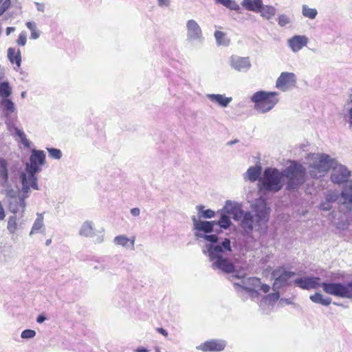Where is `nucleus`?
Masks as SVG:
<instances>
[{
    "label": "nucleus",
    "mask_w": 352,
    "mask_h": 352,
    "mask_svg": "<svg viewBox=\"0 0 352 352\" xmlns=\"http://www.w3.org/2000/svg\"><path fill=\"white\" fill-rule=\"evenodd\" d=\"M186 41L189 43H202L204 38L202 30L197 22L194 19H189L186 22Z\"/></svg>",
    "instance_id": "nucleus-12"
},
{
    "label": "nucleus",
    "mask_w": 352,
    "mask_h": 352,
    "mask_svg": "<svg viewBox=\"0 0 352 352\" xmlns=\"http://www.w3.org/2000/svg\"><path fill=\"white\" fill-rule=\"evenodd\" d=\"M196 209L199 212V215L202 214V211H204V206L203 205H198L196 206Z\"/></svg>",
    "instance_id": "nucleus-55"
},
{
    "label": "nucleus",
    "mask_w": 352,
    "mask_h": 352,
    "mask_svg": "<svg viewBox=\"0 0 352 352\" xmlns=\"http://www.w3.org/2000/svg\"><path fill=\"white\" fill-rule=\"evenodd\" d=\"M7 229L10 234H14L17 230V223L16 216L9 217Z\"/></svg>",
    "instance_id": "nucleus-34"
},
{
    "label": "nucleus",
    "mask_w": 352,
    "mask_h": 352,
    "mask_svg": "<svg viewBox=\"0 0 352 352\" xmlns=\"http://www.w3.org/2000/svg\"><path fill=\"white\" fill-rule=\"evenodd\" d=\"M104 241V237L102 235H100V236H98L96 239V242L98 243H102V241Z\"/></svg>",
    "instance_id": "nucleus-56"
},
{
    "label": "nucleus",
    "mask_w": 352,
    "mask_h": 352,
    "mask_svg": "<svg viewBox=\"0 0 352 352\" xmlns=\"http://www.w3.org/2000/svg\"><path fill=\"white\" fill-rule=\"evenodd\" d=\"M6 217V212L1 203L0 202V221H3Z\"/></svg>",
    "instance_id": "nucleus-48"
},
{
    "label": "nucleus",
    "mask_w": 352,
    "mask_h": 352,
    "mask_svg": "<svg viewBox=\"0 0 352 352\" xmlns=\"http://www.w3.org/2000/svg\"><path fill=\"white\" fill-rule=\"evenodd\" d=\"M229 65L232 69L243 73L248 72L252 67L250 57H243L238 55H232L230 57Z\"/></svg>",
    "instance_id": "nucleus-13"
},
{
    "label": "nucleus",
    "mask_w": 352,
    "mask_h": 352,
    "mask_svg": "<svg viewBox=\"0 0 352 352\" xmlns=\"http://www.w3.org/2000/svg\"><path fill=\"white\" fill-rule=\"evenodd\" d=\"M278 94L275 91H258L251 97L254 103V109L260 113H265L271 111L278 102Z\"/></svg>",
    "instance_id": "nucleus-6"
},
{
    "label": "nucleus",
    "mask_w": 352,
    "mask_h": 352,
    "mask_svg": "<svg viewBox=\"0 0 352 352\" xmlns=\"http://www.w3.org/2000/svg\"><path fill=\"white\" fill-rule=\"evenodd\" d=\"M45 320H46L45 316L44 315L41 314V315H39V316L37 317V318H36V322H37L38 323H42V322H43Z\"/></svg>",
    "instance_id": "nucleus-53"
},
{
    "label": "nucleus",
    "mask_w": 352,
    "mask_h": 352,
    "mask_svg": "<svg viewBox=\"0 0 352 352\" xmlns=\"http://www.w3.org/2000/svg\"><path fill=\"white\" fill-rule=\"evenodd\" d=\"M295 286L305 290L316 289L322 287L323 291L329 295L343 298L352 299V280L345 284L342 283L321 282L318 276H307L294 280Z\"/></svg>",
    "instance_id": "nucleus-4"
},
{
    "label": "nucleus",
    "mask_w": 352,
    "mask_h": 352,
    "mask_svg": "<svg viewBox=\"0 0 352 352\" xmlns=\"http://www.w3.org/2000/svg\"><path fill=\"white\" fill-rule=\"evenodd\" d=\"M36 336V331L32 329H25L21 332V337L23 339L33 338Z\"/></svg>",
    "instance_id": "nucleus-40"
},
{
    "label": "nucleus",
    "mask_w": 352,
    "mask_h": 352,
    "mask_svg": "<svg viewBox=\"0 0 352 352\" xmlns=\"http://www.w3.org/2000/svg\"><path fill=\"white\" fill-rule=\"evenodd\" d=\"M160 6H168L170 4V0H157Z\"/></svg>",
    "instance_id": "nucleus-52"
},
{
    "label": "nucleus",
    "mask_w": 352,
    "mask_h": 352,
    "mask_svg": "<svg viewBox=\"0 0 352 352\" xmlns=\"http://www.w3.org/2000/svg\"><path fill=\"white\" fill-rule=\"evenodd\" d=\"M250 207L251 211H245L238 204L227 201L220 211V219L216 221L215 225L228 229L232 224L229 216L231 215L245 234H252L254 229L261 234L265 233L267 229L270 208L263 198L256 199Z\"/></svg>",
    "instance_id": "nucleus-1"
},
{
    "label": "nucleus",
    "mask_w": 352,
    "mask_h": 352,
    "mask_svg": "<svg viewBox=\"0 0 352 352\" xmlns=\"http://www.w3.org/2000/svg\"><path fill=\"white\" fill-rule=\"evenodd\" d=\"M30 162L26 163L25 171L20 175L22 184V190L28 193L30 188L38 190L36 173L41 171V166L45 163V154L43 151L32 150L30 156Z\"/></svg>",
    "instance_id": "nucleus-5"
},
{
    "label": "nucleus",
    "mask_w": 352,
    "mask_h": 352,
    "mask_svg": "<svg viewBox=\"0 0 352 352\" xmlns=\"http://www.w3.org/2000/svg\"><path fill=\"white\" fill-rule=\"evenodd\" d=\"M302 14L306 18L314 19L318 14V11L316 8H311L307 5H303L302 6Z\"/></svg>",
    "instance_id": "nucleus-31"
},
{
    "label": "nucleus",
    "mask_w": 352,
    "mask_h": 352,
    "mask_svg": "<svg viewBox=\"0 0 352 352\" xmlns=\"http://www.w3.org/2000/svg\"><path fill=\"white\" fill-rule=\"evenodd\" d=\"M195 236L197 239H204L210 242L204 245L202 252L208 257L213 270H218L225 274L233 273L235 267L230 259L228 254L232 252L231 241L226 238L221 243H218L219 237L217 234H203L195 232Z\"/></svg>",
    "instance_id": "nucleus-3"
},
{
    "label": "nucleus",
    "mask_w": 352,
    "mask_h": 352,
    "mask_svg": "<svg viewBox=\"0 0 352 352\" xmlns=\"http://www.w3.org/2000/svg\"><path fill=\"white\" fill-rule=\"evenodd\" d=\"M292 22L290 17L286 14H280L278 18V23L280 27H284Z\"/></svg>",
    "instance_id": "nucleus-38"
},
{
    "label": "nucleus",
    "mask_w": 352,
    "mask_h": 352,
    "mask_svg": "<svg viewBox=\"0 0 352 352\" xmlns=\"http://www.w3.org/2000/svg\"><path fill=\"white\" fill-rule=\"evenodd\" d=\"M45 225H44V217L43 214L41 213L37 214V217L34 220L31 230L30 232V236H32L36 234L41 233L43 234L45 232Z\"/></svg>",
    "instance_id": "nucleus-23"
},
{
    "label": "nucleus",
    "mask_w": 352,
    "mask_h": 352,
    "mask_svg": "<svg viewBox=\"0 0 352 352\" xmlns=\"http://www.w3.org/2000/svg\"><path fill=\"white\" fill-rule=\"evenodd\" d=\"M25 96H26V92L25 91H23L21 93V98H25Z\"/></svg>",
    "instance_id": "nucleus-61"
},
{
    "label": "nucleus",
    "mask_w": 352,
    "mask_h": 352,
    "mask_svg": "<svg viewBox=\"0 0 352 352\" xmlns=\"http://www.w3.org/2000/svg\"><path fill=\"white\" fill-rule=\"evenodd\" d=\"M226 345L227 342L224 340L211 339L196 346V349L203 352L222 351L225 349Z\"/></svg>",
    "instance_id": "nucleus-15"
},
{
    "label": "nucleus",
    "mask_w": 352,
    "mask_h": 352,
    "mask_svg": "<svg viewBox=\"0 0 352 352\" xmlns=\"http://www.w3.org/2000/svg\"><path fill=\"white\" fill-rule=\"evenodd\" d=\"M35 5L36 6V9L39 12H43L45 11V5L43 3L36 2Z\"/></svg>",
    "instance_id": "nucleus-51"
},
{
    "label": "nucleus",
    "mask_w": 352,
    "mask_h": 352,
    "mask_svg": "<svg viewBox=\"0 0 352 352\" xmlns=\"http://www.w3.org/2000/svg\"><path fill=\"white\" fill-rule=\"evenodd\" d=\"M320 208L324 211H329L332 208L331 203L325 199L324 201L320 204Z\"/></svg>",
    "instance_id": "nucleus-44"
},
{
    "label": "nucleus",
    "mask_w": 352,
    "mask_h": 352,
    "mask_svg": "<svg viewBox=\"0 0 352 352\" xmlns=\"http://www.w3.org/2000/svg\"><path fill=\"white\" fill-rule=\"evenodd\" d=\"M155 352H160V349H159V348H156V349H155Z\"/></svg>",
    "instance_id": "nucleus-64"
},
{
    "label": "nucleus",
    "mask_w": 352,
    "mask_h": 352,
    "mask_svg": "<svg viewBox=\"0 0 352 352\" xmlns=\"http://www.w3.org/2000/svg\"><path fill=\"white\" fill-rule=\"evenodd\" d=\"M338 193L336 191H328L325 195V199L329 202L334 203L338 199Z\"/></svg>",
    "instance_id": "nucleus-39"
},
{
    "label": "nucleus",
    "mask_w": 352,
    "mask_h": 352,
    "mask_svg": "<svg viewBox=\"0 0 352 352\" xmlns=\"http://www.w3.org/2000/svg\"><path fill=\"white\" fill-rule=\"evenodd\" d=\"M8 130L10 131H14L15 134L19 138L21 143L23 144V146L26 148H30L31 142L27 139L26 135L25 133L19 129L14 123L13 126L8 127Z\"/></svg>",
    "instance_id": "nucleus-27"
},
{
    "label": "nucleus",
    "mask_w": 352,
    "mask_h": 352,
    "mask_svg": "<svg viewBox=\"0 0 352 352\" xmlns=\"http://www.w3.org/2000/svg\"><path fill=\"white\" fill-rule=\"evenodd\" d=\"M26 26L31 32V38L37 39L40 36V32L37 30L36 23L29 21L26 23Z\"/></svg>",
    "instance_id": "nucleus-33"
},
{
    "label": "nucleus",
    "mask_w": 352,
    "mask_h": 352,
    "mask_svg": "<svg viewBox=\"0 0 352 352\" xmlns=\"http://www.w3.org/2000/svg\"><path fill=\"white\" fill-rule=\"evenodd\" d=\"M331 180L333 184H341L346 182L351 176V171L344 165L339 164L331 157Z\"/></svg>",
    "instance_id": "nucleus-10"
},
{
    "label": "nucleus",
    "mask_w": 352,
    "mask_h": 352,
    "mask_svg": "<svg viewBox=\"0 0 352 352\" xmlns=\"http://www.w3.org/2000/svg\"><path fill=\"white\" fill-rule=\"evenodd\" d=\"M280 294L276 290L275 292L265 296V298H263V301L265 303L268 302L269 304H273L278 300Z\"/></svg>",
    "instance_id": "nucleus-36"
},
{
    "label": "nucleus",
    "mask_w": 352,
    "mask_h": 352,
    "mask_svg": "<svg viewBox=\"0 0 352 352\" xmlns=\"http://www.w3.org/2000/svg\"><path fill=\"white\" fill-rule=\"evenodd\" d=\"M47 151H48L49 156L51 158L60 160L63 156L62 152L60 149L55 148H47Z\"/></svg>",
    "instance_id": "nucleus-37"
},
{
    "label": "nucleus",
    "mask_w": 352,
    "mask_h": 352,
    "mask_svg": "<svg viewBox=\"0 0 352 352\" xmlns=\"http://www.w3.org/2000/svg\"><path fill=\"white\" fill-rule=\"evenodd\" d=\"M214 37L218 45H228L229 44V40L226 37L223 32L216 31L214 32Z\"/></svg>",
    "instance_id": "nucleus-32"
},
{
    "label": "nucleus",
    "mask_w": 352,
    "mask_h": 352,
    "mask_svg": "<svg viewBox=\"0 0 352 352\" xmlns=\"http://www.w3.org/2000/svg\"><path fill=\"white\" fill-rule=\"evenodd\" d=\"M214 216H215L214 211H213L210 209H207V210H205L204 211H202V214H199V218L211 219V218L214 217Z\"/></svg>",
    "instance_id": "nucleus-41"
},
{
    "label": "nucleus",
    "mask_w": 352,
    "mask_h": 352,
    "mask_svg": "<svg viewBox=\"0 0 352 352\" xmlns=\"http://www.w3.org/2000/svg\"><path fill=\"white\" fill-rule=\"evenodd\" d=\"M314 162L308 167V173L311 178L318 179L324 176L331 168V157L324 153L316 154Z\"/></svg>",
    "instance_id": "nucleus-7"
},
{
    "label": "nucleus",
    "mask_w": 352,
    "mask_h": 352,
    "mask_svg": "<svg viewBox=\"0 0 352 352\" xmlns=\"http://www.w3.org/2000/svg\"><path fill=\"white\" fill-rule=\"evenodd\" d=\"M157 332H159L160 333L162 334L165 337L168 336V332H167V331L166 329H164L163 328H157Z\"/></svg>",
    "instance_id": "nucleus-54"
},
{
    "label": "nucleus",
    "mask_w": 352,
    "mask_h": 352,
    "mask_svg": "<svg viewBox=\"0 0 352 352\" xmlns=\"http://www.w3.org/2000/svg\"><path fill=\"white\" fill-rule=\"evenodd\" d=\"M308 41L305 35H294L287 40V45L293 52L296 53L307 45Z\"/></svg>",
    "instance_id": "nucleus-18"
},
{
    "label": "nucleus",
    "mask_w": 352,
    "mask_h": 352,
    "mask_svg": "<svg viewBox=\"0 0 352 352\" xmlns=\"http://www.w3.org/2000/svg\"><path fill=\"white\" fill-rule=\"evenodd\" d=\"M10 0H5L0 7L6 12L10 7Z\"/></svg>",
    "instance_id": "nucleus-46"
},
{
    "label": "nucleus",
    "mask_w": 352,
    "mask_h": 352,
    "mask_svg": "<svg viewBox=\"0 0 352 352\" xmlns=\"http://www.w3.org/2000/svg\"><path fill=\"white\" fill-rule=\"evenodd\" d=\"M0 111L7 127L13 126L17 120V110L14 102L10 98L1 99Z\"/></svg>",
    "instance_id": "nucleus-8"
},
{
    "label": "nucleus",
    "mask_w": 352,
    "mask_h": 352,
    "mask_svg": "<svg viewBox=\"0 0 352 352\" xmlns=\"http://www.w3.org/2000/svg\"><path fill=\"white\" fill-rule=\"evenodd\" d=\"M26 38H27L26 33L25 32H21L19 36L17 41H16L17 44L19 45H21V46H24L26 43V40H27Z\"/></svg>",
    "instance_id": "nucleus-42"
},
{
    "label": "nucleus",
    "mask_w": 352,
    "mask_h": 352,
    "mask_svg": "<svg viewBox=\"0 0 352 352\" xmlns=\"http://www.w3.org/2000/svg\"><path fill=\"white\" fill-rule=\"evenodd\" d=\"M346 184L344 185L343 188V190H346V192H352V179L347 180L345 182Z\"/></svg>",
    "instance_id": "nucleus-45"
},
{
    "label": "nucleus",
    "mask_w": 352,
    "mask_h": 352,
    "mask_svg": "<svg viewBox=\"0 0 352 352\" xmlns=\"http://www.w3.org/2000/svg\"><path fill=\"white\" fill-rule=\"evenodd\" d=\"M239 142L238 140H231V141H229L227 144L229 145V146H232L236 143H237Z\"/></svg>",
    "instance_id": "nucleus-59"
},
{
    "label": "nucleus",
    "mask_w": 352,
    "mask_h": 352,
    "mask_svg": "<svg viewBox=\"0 0 352 352\" xmlns=\"http://www.w3.org/2000/svg\"><path fill=\"white\" fill-rule=\"evenodd\" d=\"M346 110L349 114V123L352 126V99L346 104Z\"/></svg>",
    "instance_id": "nucleus-43"
},
{
    "label": "nucleus",
    "mask_w": 352,
    "mask_h": 352,
    "mask_svg": "<svg viewBox=\"0 0 352 352\" xmlns=\"http://www.w3.org/2000/svg\"><path fill=\"white\" fill-rule=\"evenodd\" d=\"M280 302H285L286 304H289L290 303V302H289V300L288 299H285V298L280 299Z\"/></svg>",
    "instance_id": "nucleus-60"
},
{
    "label": "nucleus",
    "mask_w": 352,
    "mask_h": 352,
    "mask_svg": "<svg viewBox=\"0 0 352 352\" xmlns=\"http://www.w3.org/2000/svg\"><path fill=\"white\" fill-rule=\"evenodd\" d=\"M261 288L260 289L262 290L264 293H267L270 291V286L267 284H261L259 286Z\"/></svg>",
    "instance_id": "nucleus-50"
},
{
    "label": "nucleus",
    "mask_w": 352,
    "mask_h": 352,
    "mask_svg": "<svg viewBox=\"0 0 352 352\" xmlns=\"http://www.w3.org/2000/svg\"><path fill=\"white\" fill-rule=\"evenodd\" d=\"M8 57L12 64L15 63L18 67H21V56L19 50L12 47L9 48L8 50Z\"/></svg>",
    "instance_id": "nucleus-26"
},
{
    "label": "nucleus",
    "mask_w": 352,
    "mask_h": 352,
    "mask_svg": "<svg viewBox=\"0 0 352 352\" xmlns=\"http://www.w3.org/2000/svg\"><path fill=\"white\" fill-rule=\"evenodd\" d=\"M135 237H127L125 235H118L113 239V243L117 246H120L128 250H134Z\"/></svg>",
    "instance_id": "nucleus-20"
},
{
    "label": "nucleus",
    "mask_w": 352,
    "mask_h": 352,
    "mask_svg": "<svg viewBox=\"0 0 352 352\" xmlns=\"http://www.w3.org/2000/svg\"><path fill=\"white\" fill-rule=\"evenodd\" d=\"M21 191L23 190H21ZM22 193L23 195L21 196L11 198L9 202V210L11 212L14 214H16L19 212H21L23 213L25 210V199L28 197V192L24 193L23 192H22Z\"/></svg>",
    "instance_id": "nucleus-17"
},
{
    "label": "nucleus",
    "mask_w": 352,
    "mask_h": 352,
    "mask_svg": "<svg viewBox=\"0 0 352 352\" xmlns=\"http://www.w3.org/2000/svg\"><path fill=\"white\" fill-rule=\"evenodd\" d=\"M148 351L144 347H139L135 350V352H148Z\"/></svg>",
    "instance_id": "nucleus-58"
},
{
    "label": "nucleus",
    "mask_w": 352,
    "mask_h": 352,
    "mask_svg": "<svg viewBox=\"0 0 352 352\" xmlns=\"http://www.w3.org/2000/svg\"><path fill=\"white\" fill-rule=\"evenodd\" d=\"M274 278L273 290H278L280 288L290 285L291 279L296 275L294 272L287 271L283 268H279L273 271L272 274Z\"/></svg>",
    "instance_id": "nucleus-11"
},
{
    "label": "nucleus",
    "mask_w": 352,
    "mask_h": 352,
    "mask_svg": "<svg viewBox=\"0 0 352 352\" xmlns=\"http://www.w3.org/2000/svg\"><path fill=\"white\" fill-rule=\"evenodd\" d=\"M15 28L13 27H8L6 29V34L9 35L12 32L14 31Z\"/></svg>",
    "instance_id": "nucleus-57"
},
{
    "label": "nucleus",
    "mask_w": 352,
    "mask_h": 352,
    "mask_svg": "<svg viewBox=\"0 0 352 352\" xmlns=\"http://www.w3.org/2000/svg\"><path fill=\"white\" fill-rule=\"evenodd\" d=\"M51 242H52V240H51V239H48V240H47V241H46V243H46V245H49L51 243Z\"/></svg>",
    "instance_id": "nucleus-62"
},
{
    "label": "nucleus",
    "mask_w": 352,
    "mask_h": 352,
    "mask_svg": "<svg viewBox=\"0 0 352 352\" xmlns=\"http://www.w3.org/2000/svg\"><path fill=\"white\" fill-rule=\"evenodd\" d=\"M131 214L133 217H138L140 214V210L138 208H133L131 210Z\"/></svg>",
    "instance_id": "nucleus-49"
},
{
    "label": "nucleus",
    "mask_w": 352,
    "mask_h": 352,
    "mask_svg": "<svg viewBox=\"0 0 352 352\" xmlns=\"http://www.w3.org/2000/svg\"><path fill=\"white\" fill-rule=\"evenodd\" d=\"M306 168L300 163L293 161L283 170L276 168H266L259 179L260 189L267 192L280 191L285 181V190L297 191L305 182Z\"/></svg>",
    "instance_id": "nucleus-2"
},
{
    "label": "nucleus",
    "mask_w": 352,
    "mask_h": 352,
    "mask_svg": "<svg viewBox=\"0 0 352 352\" xmlns=\"http://www.w3.org/2000/svg\"><path fill=\"white\" fill-rule=\"evenodd\" d=\"M309 299L314 303L322 305L323 306H329L331 302L330 297L324 298L323 295L319 292H316L314 294L309 296Z\"/></svg>",
    "instance_id": "nucleus-28"
},
{
    "label": "nucleus",
    "mask_w": 352,
    "mask_h": 352,
    "mask_svg": "<svg viewBox=\"0 0 352 352\" xmlns=\"http://www.w3.org/2000/svg\"><path fill=\"white\" fill-rule=\"evenodd\" d=\"M192 221L193 223V229L195 232L208 234L214 231L216 221H201L197 219L195 216L192 217Z\"/></svg>",
    "instance_id": "nucleus-16"
},
{
    "label": "nucleus",
    "mask_w": 352,
    "mask_h": 352,
    "mask_svg": "<svg viewBox=\"0 0 352 352\" xmlns=\"http://www.w3.org/2000/svg\"><path fill=\"white\" fill-rule=\"evenodd\" d=\"M246 292L248 293L249 296L252 298H254L258 296V292H257L256 289H251L250 291H247Z\"/></svg>",
    "instance_id": "nucleus-47"
},
{
    "label": "nucleus",
    "mask_w": 352,
    "mask_h": 352,
    "mask_svg": "<svg viewBox=\"0 0 352 352\" xmlns=\"http://www.w3.org/2000/svg\"><path fill=\"white\" fill-rule=\"evenodd\" d=\"M261 173V167L260 166H250L244 174V179H248L251 182H256L260 179Z\"/></svg>",
    "instance_id": "nucleus-24"
},
{
    "label": "nucleus",
    "mask_w": 352,
    "mask_h": 352,
    "mask_svg": "<svg viewBox=\"0 0 352 352\" xmlns=\"http://www.w3.org/2000/svg\"><path fill=\"white\" fill-rule=\"evenodd\" d=\"M206 97L210 101L223 108L227 107L232 100L231 97H226L224 94H209L206 95Z\"/></svg>",
    "instance_id": "nucleus-21"
},
{
    "label": "nucleus",
    "mask_w": 352,
    "mask_h": 352,
    "mask_svg": "<svg viewBox=\"0 0 352 352\" xmlns=\"http://www.w3.org/2000/svg\"><path fill=\"white\" fill-rule=\"evenodd\" d=\"M5 12L0 7V16Z\"/></svg>",
    "instance_id": "nucleus-63"
},
{
    "label": "nucleus",
    "mask_w": 352,
    "mask_h": 352,
    "mask_svg": "<svg viewBox=\"0 0 352 352\" xmlns=\"http://www.w3.org/2000/svg\"><path fill=\"white\" fill-rule=\"evenodd\" d=\"M217 3L224 6L226 8H230L232 10H239L240 9L239 6L232 0H215Z\"/></svg>",
    "instance_id": "nucleus-35"
},
{
    "label": "nucleus",
    "mask_w": 352,
    "mask_h": 352,
    "mask_svg": "<svg viewBox=\"0 0 352 352\" xmlns=\"http://www.w3.org/2000/svg\"><path fill=\"white\" fill-rule=\"evenodd\" d=\"M9 170L7 160L0 158V185L2 186L8 185Z\"/></svg>",
    "instance_id": "nucleus-22"
},
{
    "label": "nucleus",
    "mask_w": 352,
    "mask_h": 352,
    "mask_svg": "<svg viewBox=\"0 0 352 352\" xmlns=\"http://www.w3.org/2000/svg\"><path fill=\"white\" fill-rule=\"evenodd\" d=\"M79 234L85 237H93L94 235V223L89 221L84 222L79 230Z\"/></svg>",
    "instance_id": "nucleus-25"
},
{
    "label": "nucleus",
    "mask_w": 352,
    "mask_h": 352,
    "mask_svg": "<svg viewBox=\"0 0 352 352\" xmlns=\"http://www.w3.org/2000/svg\"><path fill=\"white\" fill-rule=\"evenodd\" d=\"M296 84V76L292 72H282L276 82V87L283 91H287Z\"/></svg>",
    "instance_id": "nucleus-14"
},
{
    "label": "nucleus",
    "mask_w": 352,
    "mask_h": 352,
    "mask_svg": "<svg viewBox=\"0 0 352 352\" xmlns=\"http://www.w3.org/2000/svg\"><path fill=\"white\" fill-rule=\"evenodd\" d=\"M261 280L256 277H243L240 283H234V285L247 292L257 289L261 285Z\"/></svg>",
    "instance_id": "nucleus-19"
},
{
    "label": "nucleus",
    "mask_w": 352,
    "mask_h": 352,
    "mask_svg": "<svg viewBox=\"0 0 352 352\" xmlns=\"http://www.w3.org/2000/svg\"><path fill=\"white\" fill-rule=\"evenodd\" d=\"M341 201L340 203L345 206L348 210L352 208V192H346V190H342L340 193Z\"/></svg>",
    "instance_id": "nucleus-29"
},
{
    "label": "nucleus",
    "mask_w": 352,
    "mask_h": 352,
    "mask_svg": "<svg viewBox=\"0 0 352 352\" xmlns=\"http://www.w3.org/2000/svg\"><path fill=\"white\" fill-rule=\"evenodd\" d=\"M241 5L247 10L261 13V16L267 20L272 19L276 12V9L272 6H263L261 0H256L253 3H250V0H243Z\"/></svg>",
    "instance_id": "nucleus-9"
},
{
    "label": "nucleus",
    "mask_w": 352,
    "mask_h": 352,
    "mask_svg": "<svg viewBox=\"0 0 352 352\" xmlns=\"http://www.w3.org/2000/svg\"><path fill=\"white\" fill-rule=\"evenodd\" d=\"M12 93V87L8 81L0 83V97L1 99L9 98Z\"/></svg>",
    "instance_id": "nucleus-30"
}]
</instances>
